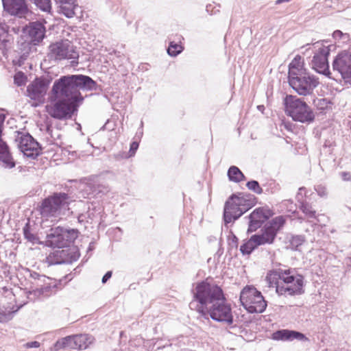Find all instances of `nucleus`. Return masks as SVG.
<instances>
[{"label": "nucleus", "instance_id": "f257e3e1", "mask_svg": "<svg viewBox=\"0 0 351 351\" xmlns=\"http://www.w3.org/2000/svg\"><path fill=\"white\" fill-rule=\"evenodd\" d=\"M98 85L90 77L67 75L56 80L49 95L46 112L55 119L69 120L77 114L84 101L80 90H97Z\"/></svg>", "mask_w": 351, "mask_h": 351}, {"label": "nucleus", "instance_id": "f03ea898", "mask_svg": "<svg viewBox=\"0 0 351 351\" xmlns=\"http://www.w3.org/2000/svg\"><path fill=\"white\" fill-rule=\"evenodd\" d=\"M193 300L189 307L199 313V318L209 321L206 308L216 300L224 299L222 289L215 284L209 283L207 280L197 282L192 290Z\"/></svg>", "mask_w": 351, "mask_h": 351}, {"label": "nucleus", "instance_id": "7ed1b4c3", "mask_svg": "<svg viewBox=\"0 0 351 351\" xmlns=\"http://www.w3.org/2000/svg\"><path fill=\"white\" fill-rule=\"evenodd\" d=\"M285 113L294 121L307 125L312 123L315 115L312 108L301 98L295 95H287L284 99Z\"/></svg>", "mask_w": 351, "mask_h": 351}, {"label": "nucleus", "instance_id": "20e7f679", "mask_svg": "<svg viewBox=\"0 0 351 351\" xmlns=\"http://www.w3.org/2000/svg\"><path fill=\"white\" fill-rule=\"evenodd\" d=\"M239 300L250 313H262L267 307V302L261 292L253 286H245L241 291Z\"/></svg>", "mask_w": 351, "mask_h": 351}, {"label": "nucleus", "instance_id": "39448f33", "mask_svg": "<svg viewBox=\"0 0 351 351\" xmlns=\"http://www.w3.org/2000/svg\"><path fill=\"white\" fill-rule=\"evenodd\" d=\"M286 222L284 216H277L267 221L258 233L254 234L253 240L258 245H272L277 237L278 233L283 228Z\"/></svg>", "mask_w": 351, "mask_h": 351}, {"label": "nucleus", "instance_id": "423d86ee", "mask_svg": "<svg viewBox=\"0 0 351 351\" xmlns=\"http://www.w3.org/2000/svg\"><path fill=\"white\" fill-rule=\"evenodd\" d=\"M49 49L50 58L56 61L71 60V66L78 65L79 53L76 51V47L69 40H62L52 43L49 45Z\"/></svg>", "mask_w": 351, "mask_h": 351}, {"label": "nucleus", "instance_id": "0eeeda50", "mask_svg": "<svg viewBox=\"0 0 351 351\" xmlns=\"http://www.w3.org/2000/svg\"><path fill=\"white\" fill-rule=\"evenodd\" d=\"M77 229H68L60 226L51 228L47 235V245L51 247H69L78 237Z\"/></svg>", "mask_w": 351, "mask_h": 351}, {"label": "nucleus", "instance_id": "6e6552de", "mask_svg": "<svg viewBox=\"0 0 351 351\" xmlns=\"http://www.w3.org/2000/svg\"><path fill=\"white\" fill-rule=\"evenodd\" d=\"M69 199V196L66 193H53L43 200L40 206L41 215L46 217L58 215L61 209L68 206Z\"/></svg>", "mask_w": 351, "mask_h": 351}, {"label": "nucleus", "instance_id": "1a4fd4ad", "mask_svg": "<svg viewBox=\"0 0 351 351\" xmlns=\"http://www.w3.org/2000/svg\"><path fill=\"white\" fill-rule=\"evenodd\" d=\"M290 86L300 95H311L319 84L317 79L310 75L307 71L296 73L295 76H288Z\"/></svg>", "mask_w": 351, "mask_h": 351}, {"label": "nucleus", "instance_id": "9d476101", "mask_svg": "<svg viewBox=\"0 0 351 351\" xmlns=\"http://www.w3.org/2000/svg\"><path fill=\"white\" fill-rule=\"evenodd\" d=\"M313 45L314 48V56L311 61L312 68L316 72L329 77L330 71L328 59L332 45L326 46L324 45V41L315 42Z\"/></svg>", "mask_w": 351, "mask_h": 351}, {"label": "nucleus", "instance_id": "9b49d317", "mask_svg": "<svg viewBox=\"0 0 351 351\" xmlns=\"http://www.w3.org/2000/svg\"><path fill=\"white\" fill-rule=\"evenodd\" d=\"M94 339L92 335L88 334L69 335L56 341L53 346L52 350L53 351H58L65 348L84 350L93 342Z\"/></svg>", "mask_w": 351, "mask_h": 351}, {"label": "nucleus", "instance_id": "f8f14e48", "mask_svg": "<svg viewBox=\"0 0 351 351\" xmlns=\"http://www.w3.org/2000/svg\"><path fill=\"white\" fill-rule=\"evenodd\" d=\"M226 299L216 300L206 308L207 317L217 322H225L228 325L233 324L234 319L230 305L226 302Z\"/></svg>", "mask_w": 351, "mask_h": 351}, {"label": "nucleus", "instance_id": "ddd939ff", "mask_svg": "<svg viewBox=\"0 0 351 351\" xmlns=\"http://www.w3.org/2000/svg\"><path fill=\"white\" fill-rule=\"evenodd\" d=\"M61 248L62 250H56L47 257V263L49 265L71 264L77 261L80 256L77 246L69 245V247Z\"/></svg>", "mask_w": 351, "mask_h": 351}, {"label": "nucleus", "instance_id": "4468645a", "mask_svg": "<svg viewBox=\"0 0 351 351\" xmlns=\"http://www.w3.org/2000/svg\"><path fill=\"white\" fill-rule=\"evenodd\" d=\"M16 132L15 141L18 142L21 152L27 158H36L41 154L40 144L29 133Z\"/></svg>", "mask_w": 351, "mask_h": 351}, {"label": "nucleus", "instance_id": "2eb2a0df", "mask_svg": "<svg viewBox=\"0 0 351 351\" xmlns=\"http://www.w3.org/2000/svg\"><path fill=\"white\" fill-rule=\"evenodd\" d=\"M332 69L339 73L343 80L351 79V52L347 50L339 52L333 60Z\"/></svg>", "mask_w": 351, "mask_h": 351}, {"label": "nucleus", "instance_id": "dca6fc26", "mask_svg": "<svg viewBox=\"0 0 351 351\" xmlns=\"http://www.w3.org/2000/svg\"><path fill=\"white\" fill-rule=\"evenodd\" d=\"M273 215V211L266 207H259L254 209L248 216L247 232H255L272 217Z\"/></svg>", "mask_w": 351, "mask_h": 351}, {"label": "nucleus", "instance_id": "f3484780", "mask_svg": "<svg viewBox=\"0 0 351 351\" xmlns=\"http://www.w3.org/2000/svg\"><path fill=\"white\" fill-rule=\"evenodd\" d=\"M235 197L236 193H233L225 202L223 218L226 226L238 219L245 213L239 204H237Z\"/></svg>", "mask_w": 351, "mask_h": 351}, {"label": "nucleus", "instance_id": "a211bd4d", "mask_svg": "<svg viewBox=\"0 0 351 351\" xmlns=\"http://www.w3.org/2000/svg\"><path fill=\"white\" fill-rule=\"evenodd\" d=\"M23 33L33 43L37 45L41 43L45 37L46 28L45 25L40 21L30 22L23 28Z\"/></svg>", "mask_w": 351, "mask_h": 351}, {"label": "nucleus", "instance_id": "6ab92c4d", "mask_svg": "<svg viewBox=\"0 0 351 351\" xmlns=\"http://www.w3.org/2000/svg\"><path fill=\"white\" fill-rule=\"evenodd\" d=\"M49 81L44 77H37L27 86V96L32 100L41 101L45 95Z\"/></svg>", "mask_w": 351, "mask_h": 351}, {"label": "nucleus", "instance_id": "aec40b11", "mask_svg": "<svg viewBox=\"0 0 351 351\" xmlns=\"http://www.w3.org/2000/svg\"><path fill=\"white\" fill-rule=\"evenodd\" d=\"M4 10L11 15L24 16L29 12L25 0H2Z\"/></svg>", "mask_w": 351, "mask_h": 351}, {"label": "nucleus", "instance_id": "412c9836", "mask_svg": "<svg viewBox=\"0 0 351 351\" xmlns=\"http://www.w3.org/2000/svg\"><path fill=\"white\" fill-rule=\"evenodd\" d=\"M5 119V115L4 114H0V160L3 163V166L5 168L11 169L15 167L16 164L12 157L8 145L1 138L2 129Z\"/></svg>", "mask_w": 351, "mask_h": 351}, {"label": "nucleus", "instance_id": "4be33fe9", "mask_svg": "<svg viewBox=\"0 0 351 351\" xmlns=\"http://www.w3.org/2000/svg\"><path fill=\"white\" fill-rule=\"evenodd\" d=\"M272 339L276 341H292L294 339L301 341L308 340L305 335L301 332L288 329H280L275 331L272 334Z\"/></svg>", "mask_w": 351, "mask_h": 351}, {"label": "nucleus", "instance_id": "5701e85b", "mask_svg": "<svg viewBox=\"0 0 351 351\" xmlns=\"http://www.w3.org/2000/svg\"><path fill=\"white\" fill-rule=\"evenodd\" d=\"M73 276L71 274L64 276L62 278L56 280L54 279L49 278L45 285H43L42 288H40L39 294L44 296H49L52 294H55L58 290L62 289L64 285H62V282L64 280H67V282L71 280Z\"/></svg>", "mask_w": 351, "mask_h": 351}, {"label": "nucleus", "instance_id": "b1692460", "mask_svg": "<svg viewBox=\"0 0 351 351\" xmlns=\"http://www.w3.org/2000/svg\"><path fill=\"white\" fill-rule=\"evenodd\" d=\"M58 8V12L67 18H72L75 15V10L79 9L76 0H54Z\"/></svg>", "mask_w": 351, "mask_h": 351}, {"label": "nucleus", "instance_id": "393cba45", "mask_svg": "<svg viewBox=\"0 0 351 351\" xmlns=\"http://www.w3.org/2000/svg\"><path fill=\"white\" fill-rule=\"evenodd\" d=\"M280 276V280L289 285V284H293V287H297V280L300 277L302 278V290H304V276L301 274H297L295 269L289 268L288 269H278Z\"/></svg>", "mask_w": 351, "mask_h": 351}, {"label": "nucleus", "instance_id": "a878e982", "mask_svg": "<svg viewBox=\"0 0 351 351\" xmlns=\"http://www.w3.org/2000/svg\"><path fill=\"white\" fill-rule=\"evenodd\" d=\"M35 46L36 45H34L33 43L29 40H21L18 42L16 53L19 56L17 60L19 66H21L32 52L33 49H36Z\"/></svg>", "mask_w": 351, "mask_h": 351}, {"label": "nucleus", "instance_id": "bb28decb", "mask_svg": "<svg viewBox=\"0 0 351 351\" xmlns=\"http://www.w3.org/2000/svg\"><path fill=\"white\" fill-rule=\"evenodd\" d=\"M297 287H293L292 285H276V291L278 295H301L304 293V290H302V278H299L297 280Z\"/></svg>", "mask_w": 351, "mask_h": 351}, {"label": "nucleus", "instance_id": "cd10ccee", "mask_svg": "<svg viewBox=\"0 0 351 351\" xmlns=\"http://www.w3.org/2000/svg\"><path fill=\"white\" fill-rule=\"evenodd\" d=\"M256 197L250 193H238L236 194V202L241 207L244 213L256 204Z\"/></svg>", "mask_w": 351, "mask_h": 351}, {"label": "nucleus", "instance_id": "c85d7f7f", "mask_svg": "<svg viewBox=\"0 0 351 351\" xmlns=\"http://www.w3.org/2000/svg\"><path fill=\"white\" fill-rule=\"evenodd\" d=\"M9 27L5 23L0 22V47L6 49L9 47L13 38L8 33Z\"/></svg>", "mask_w": 351, "mask_h": 351}, {"label": "nucleus", "instance_id": "c756f323", "mask_svg": "<svg viewBox=\"0 0 351 351\" xmlns=\"http://www.w3.org/2000/svg\"><path fill=\"white\" fill-rule=\"evenodd\" d=\"M304 63L301 62V56L298 55L289 64L288 76H295L296 73L306 71Z\"/></svg>", "mask_w": 351, "mask_h": 351}, {"label": "nucleus", "instance_id": "7c9ffc66", "mask_svg": "<svg viewBox=\"0 0 351 351\" xmlns=\"http://www.w3.org/2000/svg\"><path fill=\"white\" fill-rule=\"evenodd\" d=\"M304 187H300L299 189V192L297 194L296 197L299 199V197L301 195V191L304 190ZM299 203V208L303 213H304L308 218H315L316 211L313 208L311 204L305 201L298 200Z\"/></svg>", "mask_w": 351, "mask_h": 351}, {"label": "nucleus", "instance_id": "2f4dec72", "mask_svg": "<svg viewBox=\"0 0 351 351\" xmlns=\"http://www.w3.org/2000/svg\"><path fill=\"white\" fill-rule=\"evenodd\" d=\"M227 175L230 181L239 183L246 180V177L242 171L236 166H231L227 172Z\"/></svg>", "mask_w": 351, "mask_h": 351}, {"label": "nucleus", "instance_id": "473e14b6", "mask_svg": "<svg viewBox=\"0 0 351 351\" xmlns=\"http://www.w3.org/2000/svg\"><path fill=\"white\" fill-rule=\"evenodd\" d=\"M253 237L254 235H252L247 241H245L240 246V252L243 255L251 254L255 249L260 246L257 243L255 242L254 239L253 240Z\"/></svg>", "mask_w": 351, "mask_h": 351}, {"label": "nucleus", "instance_id": "72a5a7b5", "mask_svg": "<svg viewBox=\"0 0 351 351\" xmlns=\"http://www.w3.org/2000/svg\"><path fill=\"white\" fill-rule=\"evenodd\" d=\"M34 4L37 10L43 12L51 14L52 10V3L51 0H29Z\"/></svg>", "mask_w": 351, "mask_h": 351}, {"label": "nucleus", "instance_id": "f704fd0d", "mask_svg": "<svg viewBox=\"0 0 351 351\" xmlns=\"http://www.w3.org/2000/svg\"><path fill=\"white\" fill-rule=\"evenodd\" d=\"M278 271V269L270 271L267 274L265 281L269 287H276V285L279 283L278 280H280V276Z\"/></svg>", "mask_w": 351, "mask_h": 351}, {"label": "nucleus", "instance_id": "c9c22d12", "mask_svg": "<svg viewBox=\"0 0 351 351\" xmlns=\"http://www.w3.org/2000/svg\"><path fill=\"white\" fill-rule=\"evenodd\" d=\"M23 235L25 239L32 243L36 244L39 243L38 237L31 232V228L29 223H27L23 229Z\"/></svg>", "mask_w": 351, "mask_h": 351}, {"label": "nucleus", "instance_id": "e433bc0d", "mask_svg": "<svg viewBox=\"0 0 351 351\" xmlns=\"http://www.w3.org/2000/svg\"><path fill=\"white\" fill-rule=\"evenodd\" d=\"M183 47L174 41L169 42L167 53L171 57H176L183 51Z\"/></svg>", "mask_w": 351, "mask_h": 351}, {"label": "nucleus", "instance_id": "4c0bfd02", "mask_svg": "<svg viewBox=\"0 0 351 351\" xmlns=\"http://www.w3.org/2000/svg\"><path fill=\"white\" fill-rule=\"evenodd\" d=\"M50 278L41 275L35 282H31V288L34 289L35 292L39 293L40 288L43 287V285H45V283L49 281Z\"/></svg>", "mask_w": 351, "mask_h": 351}, {"label": "nucleus", "instance_id": "58836bf2", "mask_svg": "<svg viewBox=\"0 0 351 351\" xmlns=\"http://www.w3.org/2000/svg\"><path fill=\"white\" fill-rule=\"evenodd\" d=\"M304 237L302 235L292 236L289 240L290 248L293 250H297L298 247L303 244Z\"/></svg>", "mask_w": 351, "mask_h": 351}, {"label": "nucleus", "instance_id": "ea45409f", "mask_svg": "<svg viewBox=\"0 0 351 351\" xmlns=\"http://www.w3.org/2000/svg\"><path fill=\"white\" fill-rule=\"evenodd\" d=\"M16 311L0 308V323H5L11 320Z\"/></svg>", "mask_w": 351, "mask_h": 351}, {"label": "nucleus", "instance_id": "a19ab883", "mask_svg": "<svg viewBox=\"0 0 351 351\" xmlns=\"http://www.w3.org/2000/svg\"><path fill=\"white\" fill-rule=\"evenodd\" d=\"M246 186L249 190L253 191L254 193L258 195L262 194L263 193V189L260 186L258 182L256 180H253L248 181L246 183Z\"/></svg>", "mask_w": 351, "mask_h": 351}, {"label": "nucleus", "instance_id": "79ce46f5", "mask_svg": "<svg viewBox=\"0 0 351 351\" xmlns=\"http://www.w3.org/2000/svg\"><path fill=\"white\" fill-rule=\"evenodd\" d=\"M314 106L319 110H325L328 108L330 101L326 98L313 99Z\"/></svg>", "mask_w": 351, "mask_h": 351}, {"label": "nucleus", "instance_id": "37998d69", "mask_svg": "<svg viewBox=\"0 0 351 351\" xmlns=\"http://www.w3.org/2000/svg\"><path fill=\"white\" fill-rule=\"evenodd\" d=\"M27 76L22 71L17 72L14 76V84L18 86H21L25 84L27 82Z\"/></svg>", "mask_w": 351, "mask_h": 351}, {"label": "nucleus", "instance_id": "c03bdc74", "mask_svg": "<svg viewBox=\"0 0 351 351\" xmlns=\"http://www.w3.org/2000/svg\"><path fill=\"white\" fill-rule=\"evenodd\" d=\"M25 272L26 278L31 279L30 282H35L41 276V274L37 273L36 271H32L29 269H26Z\"/></svg>", "mask_w": 351, "mask_h": 351}, {"label": "nucleus", "instance_id": "a18cd8bd", "mask_svg": "<svg viewBox=\"0 0 351 351\" xmlns=\"http://www.w3.org/2000/svg\"><path fill=\"white\" fill-rule=\"evenodd\" d=\"M138 145H139V144L136 141H133L130 144V151H129V153H128L130 157L133 156L135 154L136 150L138 148Z\"/></svg>", "mask_w": 351, "mask_h": 351}, {"label": "nucleus", "instance_id": "49530a36", "mask_svg": "<svg viewBox=\"0 0 351 351\" xmlns=\"http://www.w3.org/2000/svg\"><path fill=\"white\" fill-rule=\"evenodd\" d=\"M315 189L320 197H325L327 195L326 189L324 186L318 185L315 186Z\"/></svg>", "mask_w": 351, "mask_h": 351}, {"label": "nucleus", "instance_id": "de8ad7c7", "mask_svg": "<svg viewBox=\"0 0 351 351\" xmlns=\"http://www.w3.org/2000/svg\"><path fill=\"white\" fill-rule=\"evenodd\" d=\"M106 191H107V189H106L104 186H103L101 185H97V187L95 186H94L93 187V192H94V193H104Z\"/></svg>", "mask_w": 351, "mask_h": 351}, {"label": "nucleus", "instance_id": "09e8293b", "mask_svg": "<svg viewBox=\"0 0 351 351\" xmlns=\"http://www.w3.org/2000/svg\"><path fill=\"white\" fill-rule=\"evenodd\" d=\"M345 36L346 34H343L341 30H335L332 34L333 38L338 40L342 39Z\"/></svg>", "mask_w": 351, "mask_h": 351}, {"label": "nucleus", "instance_id": "8fccbe9b", "mask_svg": "<svg viewBox=\"0 0 351 351\" xmlns=\"http://www.w3.org/2000/svg\"><path fill=\"white\" fill-rule=\"evenodd\" d=\"M341 177L344 181H351V173L348 171H343L341 173Z\"/></svg>", "mask_w": 351, "mask_h": 351}, {"label": "nucleus", "instance_id": "3c124183", "mask_svg": "<svg viewBox=\"0 0 351 351\" xmlns=\"http://www.w3.org/2000/svg\"><path fill=\"white\" fill-rule=\"evenodd\" d=\"M40 343L38 341H36L27 342L25 344V346L27 348H38V347H40Z\"/></svg>", "mask_w": 351, "mask_h": 351}, {"label": "nucleus", "instance_id": "603ef678", "mask_svg": "<svg viewBox=\"0 0 351 351\" xmlns=\"http://www.w3.org/2000/svg\"><path fill=\"white\" fill-rule=\"evenodd\" d=\"M114 157L117 160H119L123 159V158H128L130 156H129V154L128 153L123 152V153H119V154L114 155Z\"/></svg>", "mask_w": 351, "mask_h": 351}, {"label": "nucleus", "instance_id": "864d4df0", "mask_svg": "<svg viewBox=\"0 0 351 351\" xmlns=\"http://www.w3.org/2000/svg\"><path fill=\"white\" fill-rule=\"evenodd\" d=\"M112 272L111 271H107L101 279L102 283H106L112 276Z\"/></svg>", "mask_w": 351, "mask_h": 351}, {"label": "nucleus", "instance_id": "5fc2aeb1", "mask_svg": "<svg viewBox=\"0 0 351 351\" xmlns=\"http://www.w3.org/2000/svg\"><path fill=\"white\" fill-rule=\"evenodd\" d=\"M231 244H234L236 247L238 244V238L234 235L232 234L231 239H230Z\"/></svg>", "mask_w": 351, "mask_h": 351}, {"label": "nucleus", "instance_id": "6e6d98bb", "mask_svg": "<svg viewBox=\"0 0 351 351\" xmlns=\"http://www.w3.org/2000/svg\"><path fill=\"white\" fill-rule=\"evenodd\" d=\"M94 248H95V246H94V242H90V243H89V246H88V247L87 252H90V251H92V250H94Z\"/></svg>", "mask_w": 351, "mask_h": 351}, {"label": "nucleus", "instance_id": "4d7b16f0", "mask_svg": "<svg viewBox=\"0 0 351 351\" xmlns=\"http://www.w3.org/2000/svg\"><path fill=\"white\" fill-rule=\"evenodd\" d=\"M291 0H277L276 1V4L278 5V4H280V3H285V2H289Z\"/></svg>", "mask_w": 351, "mask_h": 351}, {"label": "nucleus", "instance_id": "13d9d810", "mask_svg": "<svg viewBox=\"0 0 351 351\" xmlns=\"http://www.w3.org/2000/svg\"><path fill=\"white\" fill-rule=\"evenodd\" d=\"M257 108L258 109V110L263 111L265 109V107L263 105H259L257 106Z\"/></svg>", "mask_w": 351, "mask_h": 351}, {"label": "nucleus", "instance_id": "bf43d9fd", "mask_svg": "<svg viewBox=\"0 0 351 351\" xmlns=\"http://www.w3.org/2000/svg\"><path fill=\"white\" fill-rule=\"evenodd\" d=\"M51 131H52V130H51V126H50V125H48V126L47 127V132L48 133H49V132H51Z\"/></svg>", "mask_w": 351, "mask_h": 351}, {"label": "nucleus", "instance_id": "052dcab7", "mask_svg": "<svg viewBox=\"0 0 351 351\" xmlns=\"http://www.w3.org/2000/svg\"><path fill=\"white\" fill-rule=\"evenodd\" d=\"M84 217V216H83L82 215H80V216L78 217V221H79L80 222H81V221H83V219H82V217Z\"/></svg>", "mask_w": 351, "mask_h": 351}, {"label": "nucleus", "instance_id": "680f3d73", "mask_svg": "<svg viewBox=\"0 0 351 351\" xmlns=\"http://www.w3.org/2000/svg\"><path fill=\"white\" fill-rule=\"evenodd\" d=\"M210 7V5H207L206 6V11L207 12H209V8Z\"/></svg>", "mask_w": 351, "mask_h": 351}, {"label": "nucleus", "instance_id": "e2e57ef3", "mask_svg": "<svg viewBox=\"0 0 351 351\" xmlns=\"http://www.w3.org/2000/svg\"><path fill=\"white\" fill-rule=\"evenodd\" d=\"M79 267H77L76 268L74 269L75 271H76L77 269H78Z\"/></svg>", "mask_w": 351, "mask_h": 351}]
</instances>
